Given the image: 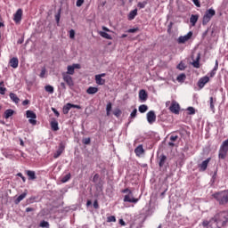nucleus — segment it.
<instances>
[{
	"label": "nucleus",
	"instance_id": "nucleus-4",
	"mask_svg": "<svg viewBox=\"0 0 228 228\" xmlns=\"http://www.w3.org/2000/svg\"><path fill=\"white\" fill-rule=\"evenodd\" d=\"M169 111L175 115H179V111H181V106H179L177 102L173 101L171 106L169 107Z\"/></svg>",
	"mask_w": 228,
	"mask_h": 228
},
{
	"label": "nucleus",
	"instance_id": "nucleus-20",
	"mask_svg": "<svg viewBox=\"0 0 228 228\" xmlns=\"http://www.w3.org/2000/svg\"><path fill=\"white\" fill-rule=\"evenodd\" d=\"M97 92H99V88L94 86H90L86 90V94H88L89 95H94V94H97Z\"/></svg>",
	"mask_w": 228,
	"mask_h": 228
},
{
	"label": "nucleus",
	"instance_id": "nucleus-51",
	"mask_svg": "<svg viewBox=\"0 0 228 228\" xmlns=\"http://www.w3.org/2000/svg\"><path fill=\"white\" fill-rule=\"evenodd\" d=\"M39 77H42V78L45 77V69H43L41 70V73H40Z\"/></svg>",
	"mask_w": 228,
	"mask_h": 228
},
{
	"label": "nucleus",
	"instance_id": "nucleus-42",
	"mask_svg": "<svg viewBox=\"0 0 228 228\" xmlns=\"http://www.w3.org/2000/svg\"><path fill=\"white\" fill-rule=\"evenodd\" d=\"M177 69H178L179 70H184V69H186V67L184 66V63L180 62V63L177 65Z\"/></svg>",
	"mask_w": 228,
	"mask_h": 228
},
{
	"label": "nucleus",
	"instance_id": "nucleus-43",
	"mask_svg": "<svg viewBox=\"0 0 228 228\" xmlns=\"http://www.w3.org/2000/svg\"><path fill=\"white\" fill-rule=\"evenodd\" d=\"M76 37V31L74 29L69 30V38L74 39Z\"/></svg>",
	"mask_w": 228,
	"mask_h": 228
},
{
	"label": "nucleus",
	"instance_id": "nucleus-36",
	"mask_svg": "<svg viewBox=\"0 0 228 228\" xmlns=\"http://www.w3.org/2000/svg\"><path fill=\"white\" fill-rule=\"evenodd\" d=\"M184 79H186V75H185V74H180V75H178V77H176V80H177L179 83L184 82Z\"/></svg>",
	"mask_w": 228,
	"mask_h": 228
},
{
	"label": "nucleus",
	"instance_id": "nucleus-1",
	"mask_svg": "<svg viewBox=\"0 0 228 228\" xmlns=\"http://www.w3.org/2000/svg\"><path fill=\"white\" fill-rule=\"evenodd\" d=\"M228 224V210L216 214L211 220L203 221L202 224L207 228L225 227Z\"/></svg>",
	"mask_w": 228,
	"mask_h": 228
},
{
	"label": "nucleus",
	"instance_id": "nucleus-8",
	"mask_svg": "<svg viewBox=\"0 0 228 228\" xmlns=\"http://www.w3.org/2000/svg\"><path fill=\"white\" fill-rule=\"evenodd\" d=\"M147 122L151 125L154 124L156 122V112L154 110H150L146 114Z\"/></svg>",
	"mask_w": 228,
	"mask_h": 228
},
{
	"label": "nucleus",
	"instance_id": "nucleus-2",
	"mask_svg": "<svg viewBox=\"0 0 228 228\" xmlns=\"http://www.w3.org/2000/svg\"><path fill=\"white\" fill-rule=\"evenodd\" d=\"M216 14V12L215 11V9L210 8L207 10L203 16V20H202L203 26H206V24H208L209 20H211V19L215 17Z\"/></svg>",
	"mask_w": 228,
	"mask_h": 228
},
{
	"label": "nucleus",
	"instance_id": "nucleus-22",
	"mask_svg": "<svg viewBox=\"0 0 228 228\" xmlns=\"http://www.w3.org/2000/svg\"><path fill=\"white\" fill-rule=\"evenodd\" d=\"M199 20V15L197 14H192L190 18V22L191 26H195L197 24V21Z\"/></svg>",
	"mask_w": 228,
	"mask_h": 228
},
{
	"label": "nucleus",
	"instance_id": "nucleus-40",
	"mask_svg": "<svg viewBox=\"0 0 228 228\" xmlns=\"http://www.w3.org/2000/svg\"><path fill=\"white\" fill-rule=\"evenodd\" d=\"M138 8H145V6H147V2H139L137 4Z\"/></svg>",
	"mask_w": 228,
	"mask_h": 228
},
{
	"label": "nucleus",
	"instance_id": "nucleus-31",
	"mask_svg": "<svg viewBox=\"0 0 228 228\" xmlns=\"http://www.w3.org/2000/svg\"><path fill=\"white\" fill-rule=\"evenodd\" d=\"M149 110V107L145 104L139 106V112L140 113H145Z\"/></svg>",
	"mask_w": 228,
	"mask_h": 228
},
{
	"label": "nucleus",
	"instance_id": "nucleus-55",
	"mask_svg": "<svg viewBox=\"0 0 228 228\" xmlns=\"http://www.w3.org/2000/svg\"><path fill=\"white\" fill-rule=\"evenodd\" d=\"M52 111L54 113L55 116L60 117V112L56 109L52 108Z\"/></svg>",
	"mask_w": 228,
	"mask_h": 228
},
{
	"label": "nucleus",
	"instance_id": "nucleus-61",
	"mask_svg": "<svg viewBox=\"0 0 228 228\" xmlns=\"http://www.w3.org/2000/svg\"><path fill=\"white\" fill-rule=\"evenodd\" d=\"M60 17H61L60 12L55 15V20H56V22H60Z\"/></svg>",
	"mask_w": 228,
	"mask_h": 228
},
{
	"label": "nucleus",
	"instance_id": "nucleus-34",
	"mask_svg": "<svg viewBox=\"0 0 228 228\" xmlns=\"http://www.w3.org/2000/svg\"><path fill=\"white\" fill-rule=\"evenodd\" d=\"M4 158H7V159H13V158H15V156L10 151H4Z\"/></svg>",
	"mask_w": 228,
	"mask_h": 228
},
{
	"label": "nucleus",
	"instance_id": "nucleus-59",
	"mask_svg": "<svg viewBox=\"0 0 228 228\" xmlns=\"http://www.w3.org/2000/svg\"><path fill=\"white\" fill-rule=\"evenodd\" d=\"M71 108H75L76 110H81L80 105H76L71 103Z\"/></svg>",
	"mask_w": 228,
	"mask_h": 228
},
{
	"label": "nucleus",
	"instance_id": "nucleus-33",
	"mask_svg": "<svg viewBox=\"0 0 228 228\" xmlns=\"http://www.w3.org/2000/svg\"><path fill=\"white\" fill-rule=\"evenodd\" d=\"M39 227H41V228H49L50 227L49 222H47L45 220L41 221L40 224H39Z\"/></svg>",
	"mask_w": 228,
	"mask_h": 228
},
{
	"label": "nucleus",
	"instance_id": "nucleus-21",
	"mask_svg": "<svg viewBox=\"0 0 228 228\" xmlns=\"http://www.w3.org/2000/svg\"><path fill=\"white\" fill-rule=\"evenodd\" d=\"M27 175L28 176V179L30 181H35V179H37V174L35 173V171L28 170Z\"/></svg>",
	"mask_w": 228,
	"mask_h": 228
},
{
	"label": "nucleus",
	"instance_id": "nucleus-56",
	"mask_svg": "<svg viewBox=\"0 0 228 228\" xmlns=\"http://www.w3.org/2000/svg\"><path fill=\"white\" fill-rule=\"evenodd\" d=\"M106 111H111V102H109L106 106Z\"/></svg>",
	"mask_w": 228,
	"mask_h": 228
},
{
	"label": "nucleus",
	"instance_id": "nucleus-46",
	"mask_svg": "<svg viewBox=\"0 0 228 228\" xmlns=\"http://www.w3.org/2000/svg\"><path fill=\"white\" fill-rule=\"evenodd\" d=\"M4 94H6V87L1 86L0 87V94L4 95Z\"/></svg>",
	"mask_w": 228,
	"mask_h": 228
},
{
	"label": "nucleus",
	"instance_id": "nucleus-52",
	"mask_svg": "<svg viewBox=\"0 0 228 228\" xmlns=\"http://www.w3.org/2000/svg\"><path fill=\"white\" fill-rule=\"evenodd\" d=\"M208 74L210 77H215V76L216 75V71H215V69H212Z\"/></svg>",
	"mask_w": 228,
	"mask_h": 228
},
{
	"label": "nucleus",
	"instance_id": "nucleus-16",
	"mask_svg": "<svg viewBox=\"0 0 228 228\" xmlns=\"http://www.w3.org/2000/svg\"><path fill=\"white\" fill-rule=\"evenodd\" d=\"M9 97L15 104H19V102H20V99L14 93H10Z\"/></svg>",
	"mask_w": 228,
	"mask_h": 228
},
{
	"label": "nucleus",
	"instance_id": "nucleus-39",
	"mask_svg": "<svg viewBox=\"0 0 228 228\" xmlns=\"http://www.w3.org/2000/svg\"><path fill=\"white\" fill-rule=\"evenodd\" d=\"M187 111H189V115H195V108L193 107L187 108Z\"/></svg>",
	"mask_w": 228,
	"mask_h": 228
},
{
	"label": "nucleus",
	"instance_id": "nucleus-17",
	"mask_svg": "<svg viewBox=\"0 0 228 228\" xmlns=\"http://www.w3.org/2000/svg\"><path fill=\"white\" fill-rule=\"evenodd\" d=\"M135 155L140 157L145 151L143 150V145L140 144L138 147L134 149Z\"/></svg>",
	"mask_w": 228,
	"mask_h": 228
},
{
	"label": "nucleus",
	"instance_id": "nucleus-6",
	"mask_svg": "<svg viewBox=\"0 0 228 228\" xmlns=\"http://www.w3.org/2000/svg\"><path fill=\"white\" fill-rule=\"evenodd\" d=\"M124 202H130L132 204H136V202H138V199L133 196V191H129L128 194L125 195Z\"/></svg>",
	"mask_w": 228,
	"mask_h": 228
},
{
	"label": "nucleus",
	"instance_id": "nucleus-45",
	"mask_svg": "<svg viewBox=\"0 0 228 228\" xmlns=\"http://www.w3.org/2000/svg\"><path fill=\"white\" fill-rule=\"evenodd\" d=\"M84 3H85V0H77L76 5L79 8L83 6Z\"/></svg>",
	"mask_w": 228,
	"mask_h": 228
},
{
	"label": "nucleus",
	"instance_id": "nucleus-3",
	"mask_svg": "<svg viewBox=\"0 0 228 228\" xmlns=\"http://www.w3.org/2000/svg\"><path fill=\"white\" fill-rule=\"evenodd\" d=\"M26 117L28 119L29 124L37 126V114L33 110H27Z\"/></svg>",
	"mask_w": 228,
	"mask_h": 228
},
{
	"label": "nucleus",
	"instance_id": "nucleus-48",
	"mask_svg": "<svg viewBox=\"0 0 228 228\" xmlns=\"http://www.w3.org/2000/svg\"><path fill=\"white\" fill-rule=\"evenodd\" d=\"M99 181V174H95L93 177V183H97Z\"/></svg>",
	"mask_w": 228,
	"mask_h": 228
},
{
	"label": "nucleus",
	"instance_id": "nucleus-64",
	"mask_svg": "<svg viewBox=\"0 0 228 228\" xmlns=\"http://www.w3.org/2000/svg\"><path fill=\"white\" fill-rule=\"evenodd\" d=\"M129 191H131V190H129L128 188H126V189H124V190L122 191V193H128V194H129Z\"/></svg>",
	"mask_w": 228,
	"mask_h": 228
},
{
	"label": "nucleus",
	"instance_id": "nucleus-27",
	"mask_svg": "<svg viewBox=\"0 0 228 228\" xmlns=\"http://www.w3.org/2000/svg\"><path fill=\"white\" fill-rule=\"evenodd\" d=\"M215 102H216V99L213 98V96H211L209 98V104H210V110L211 111H213V113H215Z\"/></svg>",
	"mask_w": 228,
	"mask_h": 228
},
{
	"label": "nucleus",
	"instance_id": "nucleus-41",
	"mask_svg": "<svg viewBox=\"0 0 228 228\" xmlns=\"http://www.w3.org/2000/svg\"><path fill=\"white\" fill-rule=\"evenodd\" d=\"M113 114L115 115V117L118 118L120 117V115H122V110H120L119 109L116 110Z\"/></svg>",
	"mask_w": 228,
	"mask_h": 228
},
{
	"label": "nucleus",
	"instance_id": "nucleus-58",
	"mask_svg": "<svg viewBox=\"0 0 228 228\" xmlns=\"http://www.w3.org/2000/svg\"><path fill=\"white\" fill-rule=\"evenodd\" d=\"M213 70L216 72V70H218V61H216V64H215Z\"/></svg>",
	"mask_w": 228,
	"mask_h": 228
},
{
	"label": "nucleus",
	"instance_id": "nucleus-35",
	"mask_svg": "<svg viewBox=\"0 0 228 228\" xmlns=\"http://www.w3.org/2000/svg\"><path fill=\"white\" fill-rule=\"evenodd\" d=\"M71 175L70 173L67 174L61 178V183H69L70 181Z\"/></svg>",
	"mask_w": 228,
	"mask_h": 228
},
{
	"label": "nucleus",
	"instance_id": "nucleus-13",
	"mask_svg": "<svg viewBox=\"0 0 228 228\" xmlns=\"http://www.w3.org/2000/svg\"><path fill=\"white\" fill-rule=\"evenodd\" d=\"M13 20L16 22V24H19V22L22 20V9L17 10L16 13L14 14Z\"/></svg>",
	"mask_w": 228,
	"mask_h": 228
},
{
	"label": "nucleus",
	"instance_id": "nucleus-62",
	"mask_svg": "<svg viewBox=\"0 0 228 228\" xmlns=\"http://www.w3.org/2000/svg\"><path fill=\"white\" fill-rule=\"evenodd\" d=\"M31 211H35V208H26V213H30Z\"/></svg>",
	"mask_w": 228,
	"mask_h": 228
},
{
	"label": "nucleus",
	"instance_id": "nucleus-50",
	"mask_svg": "<svg viewBox=\"0 0 228 228\" xmlns=\"http://www.w3.org/2000/svg\"><path fill=\"white\" fill-rule=\"evenodd\" d=\"M136 31H138V28H129L127 30V33H136Z\"/></svg>",
	"mask_w": 228,
	"mask_h": 228
},
{
	"label": "nucleus",
	"instance_id": "nucleus-26",
	"mask_svg": "<svg viewBox=\"0 0 228 228\" xmlns=\"http://www.w3.org/2000/svg\"><path fill=\"white\" fill-rule=\"evenodd\" d=\"M28 193L23 192L21 193L16 200H15V204H20L21 200H24L26 199Z\"/></svg>",
	"mask_w": 228,
	"mask_h": 228
},
{
	"label": "nucleus",
	"instance_id": "nucleus-11",
	"mask_svg": "<svg viewBox=\"0 0 228 228\" xmlns=\"http://www.w3.org/2000/svg\"><path fill=\"white\" fill-rule=\"evenodd\" d=\"M149 99V94L145 89H142L139 91V100L141 102H145Z\"/></svg>",
	"mask_w": 228,
	"mask_h": 228
},
{
	"label": "nucleus",
	"instance_id": "nucleus-37",
	"mask_svg": "<svg viewBox=\"0 0 228 228\" xmlns=\"http://www.w3.org/2000/svg\"><path fill=\"white\" fill-rule=\"evenodd\" d=\"M107 222L108 223L117 222V218L115 217V216H110L107 217Z\"/></svg>",
	"mask_w": 228,
	"mask_h": 228
},
{
	"label": "nucleus",
	"instance_id": "nucleus-25",
	"mask_svg": "<svg viewBox=\"0 0 228 228\" xmlns=\"http://www.w3.org/2000/svg\"><path fill=\"white\" fill-rule=\"evenodd\" d=\"M71 108H72V103H67L66 105H64L62 109L64 115H67L70 111Z\"/></svg>",
	"mask_w": 228,
	"mask_h": 228
},
{
	"label": "nucleus",
	"instance_id": "nucleus-53",
	"mask_svg": "<svg viewBox=\"0 0 228 228\" xmlns=\"http://www.w3.org/2000/svg\"><path fill=\"white\" fill-rule=\"evenodd\" d=\"M94 209H99V202L97 201V200L94 201Z\"/></svg>",
	"mask_w": 228,
	"mask_h": 228
},
{
	"label": "nucleus",
	"instance_id": "nucleus-5",
	"mask_svg": "<svg viewBox=\"0 0 228 228\" xmlns=\"http://www.w3.org/2000/svg\"><path fill=\"white\" fill-rule=\"evenodd\" d=\"M191 37H193V32L190 31L185 36H180L177 42L178 44H185V42H188Z\"/></svg>",
	"mask_w": 228,
	"mask_h": 228
},
{
	"label": "nucleus",
	"instance_id": "nucleus-29",
	"mask_svg": "<svg viewBox=\"0 0 228 228\" xmlns=\"http://www.w3.org/2000/svg\"><path fill=\"white\" fill-rule=\"evenodd\" d=\"M99 35L102 37V38H106V40H111L113 37H111V35L108 34L104 31H100Z\"/></svg>",
	"mask_w": 228,
	"mask_h": 228
},
{
	"label": "nucleus",
	"instance_id": "nucleus-10",
	"mask_svg": "<svg viewBox=\"0 0 228 228\" xmlns=\"http://www.w3.org/2000/svg\"><path fill=\"white\" fill-rule=\"evenodd\" d=\"M64 151H65V144L63 142H60L58 150L56 151L55 153H53L54 159H58V158L61 156V154H63Z\"/></svg>",
	"mask_w": 228,
	"mask_h": 228
},
{
	"label": "nucleus",
	"instance_id": "nucleus-18",
	"mask_svg": "<svg viewBox=\"0 0 228 228\" xmlns=\"http://www.w3.org/2000/svg\"><path fill=\"white\" fill-rule=\"evenodd\" d=\"M167 162V156L166 155H160L159 156V166L160 168H163L165 167V163Z\"/></svg>",
	"mask_w": 228,
	"mask_h": 228
},
{
	"label": "nucleus",
	"instance_id": "nucleus-9",
	"mask_svg": "<svg viewBox=\"0 0 228 228\" xmlns=\"http://www.w3.org/2000/svg\"><path fill=\"white\" fill-rule=\"evenodd\" d=\"M208 83H209V77L205 76L199 79L197 85H198L199 88L200 90H202V88H204V86H206V85H208Z\"/></svg>",
	"mask_w": 228,
	"mask_h": 228
},
{
	"label": "nucleus",
	"instance_id": "nucleus-14",
	"mask_svg": "<svg viewBox=\"0 0 228 228\" xmlns=\"http://www.w3.org/2000/svg\"><path fill=\"white\" fill-rule=\"evenodd\" d=\"M191 65L194 69H200V53H197L196 59L193 60Z\"/></svg>",
	"mask_w": 228,
	"mask_h": 228
},
{
	"label": "nucleus",
	"instance_id": "nucleus-32",
	"mask_svg": "<svg viewBox=\"0 0 228 228\" xmlns=\"http://www.w3.org/2000/svg\"><path fill=\"white\" fill-rule=\"evenodd\" d=\"M51 127H52L53 131H59L60 130V127L58 126L57 121H52L51 122Z\"/></svg>",
	"mask_w": 228,
	"mask_h": 228
},
{
	"label": "nucleus",
	"instance_id": "nucleus-15",
	"mask_svg": "<svg viewBox=\"0 0 228 228\" xmlns=\"http://www.w3.org/2000/svg\"><path fill=\"white\" fill-rule=\"evenodd\" d=\"M9 64L12 69H17V67H19V59L17 57L12 58Z\"/></svg>",
	"mask_w": 228,
	"mask_h": 228
},
{
	"label": "nucleus",
	"instance_id": "nucleus-38",
	"mask_svg": "<svg viewBox=\"0 0 228 228\" xmlns=\"http://www.w3.org/2000/svg\"><path fill=\"white\" fill-rule=\"evenodd\" d=\"M136 113H138V110L134 109V110L130 114V118H136Z\"/></svg>",
	"mask_w": 228,
	"mask_h": 228
},
{
	"label": "nucleus",
	"instance_id": "nucleus-7",
	"mask_svg": "<svg viewBox=\"0 0 228 228\" xmlns=\"http://www.w3.org/2000/svg\"><path fill=\"white\" fill-rule=\"evenodd\" d=\"M62 79L66 82V85L69 86V88H72L74 86V80L70 77V75H68L67 73H62Z\"/></svg>",
	"mask_w": 228,
	"mask_h": 228
},
{
	"label": "nucleus",
	"instance_id": "nucleus-23",
	"mask_svg": "<svg viewBox=\"0 0 228 228\" xmlns=\"http://www.w3.org/2000/svg\"><path fill=\"white\" fill-rule=\"evenodd\" d=\"M13 113H15V111L12 109H8L4 111V118L8 119L10 118V117H13Z\"/></svg>",
	"mask_w": 228,
	"mask_h": 228
},
{
	"label": "nucleus",
	"instance_id": "nucleus-54",
	"mask_svg": "<svg viewBox=\"0 0 228 228\" xmlns=\"http://www.w3.org/2000/svg\"><path fill=\"white\" fill-rule=\"evenodd\" d=\"M177 138H179V136H177V135H171L170 136V141L171 142H175L177 140Z\"/></svg>",
	"mask_w": 228,
	"mask_h": 228
},
{
	"label": "nucleus",
	"instance_id": "nucleus-57",
	"mask_svg": "<svg viewBox=\"0 0 228 228\" xmlns=\"http://www.w3.org/2000/svg\"><path fill=\"white\" fill-rule=\"evenodd\" d=\"M71 67H73L74 70H76V69H81L80 64H73V65H71Z\"/></svg>",
	"mask_w": 228,
	"mask_h": 228
},
{
	"label": "nucleus",
	"instance_id": "nucleus-28",
	"mask_svg": "<svg viewBox=\"0 0 228 228\" xmlns=\"http://www.w3.org/2000/svg\"><path fill=\"white\" fill-rule=\"evenodd\" d=\"M95 81L97 85L102 86L106 83V80L101 77V76H95Z\"/></svg>",
	"mask_w": 228,
	"mask_h": 228
},
{
	"label": "nucleus",
	"instance_id": "nucleus-24",
	"mask_svg": "<svg viewBox=\"0 0 228 228\" xmlns=\"http://www.w3.org/2000/svg\"><path fill=\"white\" fill-rule=\"evenodd\" d=\"M74 67L72 65H69L67 67V72H63L62 74H68V76H74Z\"/></svg>",
	"mask_w": 228,
	"mask_h": 228
},
{
	"label": "nucleus",
	"instance_id": "nucleus-30",
	"mask_svg": "<svg viewBox=\"0 0 228 228\" xmlns=\"http://www.w3.org/2000/svg\"><path fill=\"white\" fill-rule=\"evenodd\" d=\"M45 90L48 94H54V87L53 86H50V85L45 86Z\"/></svg>",
	"mask_w": 228,
	"mask_h": 228
},
{
	"label": "nucleus",
	"instance_id": "nucleus-60",
	"mask_svg": "<svg viewBox=\"0 0 228 228\" xmlns=\"http://www.w3.org/2000/svg\"><path fill=\"white\" fill-rule=\"evenodd\" d=\"M61 88H62V90H67V86L65 85L64 82L61 83Z\"/></svg>",
	"mask_w": 228,
	"mask_h": 228
},
{
	"label": "nucleus",
	"instance_id": "nucleus-12",
	"mask_svg": "<svg viewBox=\"0 0 228 228\" xmlns=\"http://www.w3.org/2000/svg\"><path fill=\"white\" fill-rule=\"evenodd\" d=\"M209 161H211V158H208L206 160L199 165L200 172H206V170H208V165H209Z\"/></svg>",
	"mask_w": 228,
	"mask_h": 228
},
{
	"label": "nucleus",
	"instance_id": "nucleus-49",
	"mask_svg": "<svg viewBox=\"0 0 228 228\" xmlns=\"http://www.w3.org/2000/svg\"><path fill=\"white\" fill-rule=\"evenodd\" d=\"M18 177H20V179H22L23 183H26V177H24V175H22V173H18L17 174Z\"/></svg>",
	"mask_w": 228,
	"mask_h": 228
},
{
	"label": "nucleus",
	"instance_id": "nucleus-19",
	"mask_svg": "<svg viewBox=\"0 0 228 228\" xmlns=\"http://www.w3.org/2000/svg\"><path fill=\"white\" fill-rule=\"evenodd\" d=\"M136 15H138V9H134L128 14V20H134V17H136Z\"/></svg>",
	"mask_w": 228,
	"mask_h": 228
},
{
	"label": "nucleus",
	"instance_id": "nucleus-44",
	"mask_svg": "<svg viewBox=\"0 0 228 228\" xmlns=\"http://www.w3.org/2000/svg\"><path fill=\"white\" fill-rule=\"evenodd\" d=\"M82 142L84 145H90V142H91L90 137L83 139Z\"/></svg>",
	"mask_w": 228,
	"mask_h": 228
},
{
	"label": "nucleus",
	"instance_id": "nucleus-63",
	"mask_svg": "<svg viewBox=\"0 0 228 228\" xmlns=\"http://www.w3.org/2000/svg\"><path fill=\"white\" fill-rule=\"evenodd\" d=\"M28 104H29V100H25L22 102L23 106H28Z\"/></svg>",
	"mask_w": 228,
	"mask_h": 228
},
{
	"label": "nucleus",
	"instance_id": "nucleus-47",
	"mask_svg": "<svg viewBox=\"0 0 228 228\" xmlns=\"http://www.w3.org/2000/svg\"><path fill=\"white\" fill-rule=\"evenodd\" d=\"M192 3L197 8H200V2L199 0H192Z\"/></svg>",
	"mask_w": 228,
	"mask_h": 228
}]
</instances>
